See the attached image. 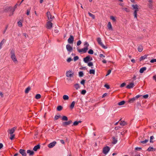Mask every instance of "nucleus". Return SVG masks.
<instances>
[{
	"instance_id": "1",
	"label": "nucleus",
	"mask_w": 156,
	"mask_h": 156,
	"mask_svg": "<svg viewBox=\"0 0 156 156\" xmlns=\"http://www.w3.org/2000/svg\"><path fill=\"white\" fill-rule=\"evenodd\" d=\"M11 58L13 61L15 63H17L18 61L15 55V51L14 49H12L10 51Z\"/></svg>"
},
{
	"instance_id": "2",
	"label": "nucleus",
	"mask_w": 156,
	"mask_h": 156,
	"mask_svg": "<svg viewBox=\"0 0 156 156\" xmlns=\"http://www.w3.org/2000/svg\"><path fill=\"white\" fill-rule=\"evenodd\" d=\"M141 95H137L135 97L130 99L129 100L128 102L129 103H132L134 102L136 100L139 98Z\"/></svg>"
},
{
	"instance_id": "3",
	"label": "nucleus",
	"mask_w": 156,
	"mask_h": 156,
	"mask_svg": "<svg viewBox=\"0 0 156 156\" xmlns=\"http://www.w3.org/2000/svg\"><path fill=\"white\" fill-rule=\"evenodd\" d=\"M66 74L67 77H72L74 75V73L72 70H69L66 71Z\"/></svg>"
},
{
	"instance_id": "4",
	"label": "nucleus",
	"mask_w": 156,
	"mask_h": 156,
	"mask_svg": "<svg viewBox=\"0 0 156 156\" xmlns=\"http://www.w3.org/2000/svg\"><path fill=\"white\" fill-rule=\"evenodd\" d=\"M97 41L99 44H100L103 48L107 49V47L105 46L101 42V40L100 37H98L97 38Z\"/></svg>"
},
{
	"instance_id": "5",
	"label": "nucleus",
	"mask_w": 156,
	"mask_h": 156,
	"mask_svg": "<svg viewBox=\"0 0 156 156\" xmlns=\"http://www.w3.org/2000/svg\"><path fill=\"white\" fill-rule=\"evenodd\" d=\"M110 150V147L108 146L104 147L103 150V153L104 154L106 155L109 152Z\"/></svg>"
},
{
	"instance_id": "6",
	"label": "nucleus",
	"mask_w": 156,
	"mask_h": 156,
	"mask_svg": "<svg viewBox=\"0 0 156 156\" xmlns=\"http://www.w3.org/2000/svg\"><path fill=\"white\" fill-rule=\"evenodd\" d=\"M92 60V58L90 57L89 55L86 56L85 58H83V61L84 62L87 63L89 61H90Z\"/></svg>"
},
{
	"instance_id": "7",
	"label": "nucleus",
	"mask_w": 156,
	"mask_h": 156,
	"mask_svg": "<svg viewBox=\"0 0 156 156\" xmlns=\"http://www.w3.org/2000/svg\"><path fill=\"white\" fill-rule=\"evenodd\" d=\"M49 29L52 27L53 24L51 21H52V20L54 18V16H51L50 14H49Z\"/></svg>"
},
{
	"instance_id": "8",
	"label": "nucleus",
	"mask_w": 156,
	"mask_h": 156,
	"mask_svg": "<svg viewBox=\"0 0 156 156\" xmlns=\"http://www.w3.org/2000/svg\"><path fill=\"white\" fill-rule=\"evenodd\" d=\"M74 41V38L73 36L70 35V37L69 38L68 40V41L69 44H72L73 43Z\"/></svg>"
},
{
	"instance_id": "9",
	"label": "nucleus",
	"mask_w": 156,
	"mask_h": 156,
	"mask_svg": "<svg viewBox=\"0 0 156 156\" xmlns=\"http://www.w3.org/2000/svg\"><path fill=\"white\" fill-rule=\"evenodd\" d=\"M66 48L67 51L69 52H71L73 50V48L69 44H67L66 45Z\"/></svg>"
},
{
	"instance_id": "10",
	"label": "nucleus",
	"mask_w": 156,
	"mask_h": 156,
	"mask_svg": "<svg viewBox=\"0 0 156 156\" xmlns=\"http://www.w3.org/2000/svg\"><path fill=\"white\" fill-rule=\"evenodd\" d=\"M87 50V48H83L81 49H78V51L80 53L83 52V53H85Z\"/></svg>"
},
{
	"instance_id": "11",
	"label": "nucleus",
	"mask_w": 156,
	"mask_h": 156,
	"mask_svg": "<svg viewBox=\"0 0 156 156\" xmlns=\"http://www.w3.org/2000/svg\"><path fill=\"white\" fill-rule=\"evenodd\" d=\"M19 152L23 156H26V151L24 150L21 149H20L19 150Z\"/></svg>"
},
{
	"instance_id": "12",
	"label": "nucleus",
	"mask_w": 156,
	"mask_h": 156,
	"mask_svg": "<svg viewBox=\"0 0 156 156\" xmlns=\"http://www.w3.org/2000/svg\"><path fill=\"white\" fill-rule=\"evenodd\" d=\"M16 127H14L12 128L11 129L9 130V133L10 134H12L15 131L16 129Z\"/></svg>"
},
{
	"instance_id": "13",
	"label": "nucleus",
	"mask_w": 156,
	"mask_h": 156,
	"mask_svg": "<svg viewBox=\"0 0 156 156\" xmlns=\"http://www.w3.org/2000/svg\"><path fill=\"white\" fill-rule=\"evenodd\" d=\"M72 122V121L71 120H69L67 122H64L62 123V125L63 126H65L70 124Z\"/></svg>"
},
{
	"instance_id": "14",
	"label": "nucleus",
	"mask_w": 156,
	"mask_h": 156,
	"mask_svg": "<svg viewBox=\"0 0 156 156\" xmlns=\"http://www.w3.org/2000/svg\"><path fill=\"white\" fill-rule=\"evenodd\" d=\"M27 153L29 154L30 156H33L34 154V152L33 151L29 150L27 151Z\"/></svg>"
},
{
	"instance_id": "15",
	"label": "nucleus",
	"mask_w": 156,
	"mask_h": 156,
	"mask_svg": "<svg viewBox=\"0 0 156 156\" xmlns=\"http://www.w3.org/2000/svg\"><path fill=\"white\" fill-rule=\"evenodd\" d=\"M134 86V84L133 83H131L129 84L126 87L128 89H130L133 88Z\"/></svg>"
},
{
	"instance_id": "16",
	"label": "nucleus",
	"mask_w": 156,
	"mask_h": 156,
	"mask_svg": "<svg viewBox=\"0 0 156 156\" xmlns=\"http://www.w3.org/2000/svg\"><path fill=\"white\" fill-rule=\"evenodd\" d=\"M132 7L135 9L134 11H136V12L138 11V6L137 5H132Z\"/></svg>"
},
{
	"instance_id": "17",
	"label": "nucleus",
	"mask_w": 156,
	"mask_h": 156,
	"mask_svg": "<svg viewBox=\"0 0 156 156\" xmlns=\"http://www.w3.org/2000/svg\"><path fill=\"white\" fill-rule=\"evenodd\" d=\"M56 143L55 141H53L49 144V148H52L53 147Z\"/></svg>"
},
{
	"instance_id": "18",
	"label": "nucleus",
	"mask_w": 156,
	"mask_h": 156,
	"mask_svg": "<svg viewBox=\"0 0 156 156\" xmlns=\"http://www.w3.org/2000/svg\"><path fill=\"white\" fill-rule=\"evenodd\" d=\"M147 55H145L144 56H141L140 58V59H139L140 61H141L145 59V58H147Z\"/></svg>"
},
{
	"instance_id": "19",
	"label": "nucleus",
	"mask_w": 156,
	"mask_h": 156,
	"mask_svg": "<svg viewBox=\"0 0 156 156\" xmlns=\"http://www.w3.org/2000/svg\"><path fill=\"white\" fill-rule=\"evenodd\" d=\"M40 148V146L39 144H38L34 146L33 149L34 151H36L38 149H39Z\"/></svg>"
},
{
	"instance_id": "20",
	"label": "nucleus",
	"mask_w": 156,
	"mask_h": 156,
	"mask_svg": "<svg viewBox=\"0 0 156 156\" xmlns=\"http://www.w3.org/2000/svg\"><path fill=\"white\" fill-rule=\"evenodd\" d=\"M147 69L146 67H143L141 68L140 70V73H143L144 71H145Z\"/></svg>"
},
{
	"instance_id": "21",
	"label": "nucleus",
	"mask_w": 156,
	"mask_h": 156,
	"mask_svg": "<svg viewBox=\"0 0 156 156\" xmlns=\"http://www.w3.org/2000/svg\"><path fill=\"white\" fill-rule=\"evenodd\" d=\"M5 41L6 40L3 39L0 43V50L2 48V45L5 42Z\"/></svg>"
},
{
	"instance_id": "22",
	"label": "nucleus",
	"mask_w": 156,
	"mask_h": 156,
	"mask_svg": "<svg viewBox=\"0 0 156 156\" xmlns=\"http://www.w3.org/2000/svg\"><path fill=\"white\" fill-rule=\"evenodd\" d=\"M108 27L109 30H112V26L111 25V23L110 22H108Z\"/></svg>"
},
{
	"instance_id": "23",
	"label": "nucleus",
	"mask_w": 156,
	"mask_h": 156,
	"mask_svg": "<svg viewBox=\"0 0 156 156\" xmlns=\"http://www.w3.org/2000/svg\"><path fill=\"white\" fill-rule=\"evenodd\" d=\"M81 122V121H80V120L78 121H75L73 122V125L75 126H76L79 123H80Z\"/></svg>"
},
{
	"instance_id": "24",
	"label": "nucleus",
	"mask_w": 156,
	"mask_h": 156,
	"mask_svg": "<svg viewBox=\"0 0 156 156\" xmlns=\"http://www.w3.org/2000/svg\"><path fill=\"white\" fill-rule=\"evenodd\" d=\"M31 89L30 87H28L26 89L25 92L26 94H27L29 92L30 90Z\"/></svg>"
},
{
	"instance_id": "25",
	"label": "nucleus",
	"mask_w": 156,
	"mask_h": 156,
	"mask_svg": "<svg viewBox=\"0 0 156 156\" xmlns=\"http://www.w3.org/2000/svg\"><path fill=\"white\" fill-rule=\"evenodd\" d=\"M75 101H73L70 106V107L71 109H72L73 108L74 106L75 105Z\"/></svg>"
},
{
	"instance_id": "26",
	"label": "nucleus",
	"mask_w": 156,
	"mask_h": 156,
	"mask_svg": "<svg viewBox=\"0 0 156 156\" xmlns=\"http://www.w3.org/2000/svg\"><path fill=\"white\" fill-rule=\"evenodd\" d=\"M74 87L76 90H78L80 88V86L78 83H76L74 85Z\"/></svg>"
},
{
	"instance_id": "27",
	"label": "nucleus",
	"mask_w": 156,
	"mask_h": 156,
	"mask_svg": "<svg viewBox=\"0 0 156 156\" xmlns=\"http://www.w3.org/2000/svg\"><path fill=\"white\" fill-rule=\"evenodd\" d=\"M63 98L65 100H67L69 99V97L67 95H65L63 96Z\"/></svg>"
},
{
	"instance_id": "28",
	"label": "nucleus",
	"mask_w": 156,
	"mask_h": 156,
	"mask_svg": "<svg viewBox=\"0 0 156 156\" xmlns=\"http://www.w3.org/2000/svg\"><path fill=\"white\" fill-rule=\"evenodd\" d=\"M89 73L90 74H94L95 73V70L94 69H90L89 71Z\"/></svg>"
},
{
	"instance_id": "29",
	"label": "nucleus",
	"mask_w": 156,
	"mask_h": 156,
	"mask_svg": "<svg viewBox=\"0 0 156 156\" xmlns=\"http://www.w3.org/2000/svg\"><path fill=\"white\" fill-rule=\"evenodd\" d=\"M84 46L85 47L84 48H87V50L88 49V47L89 46V44L87 42H85L84 44Z\"/></svg>"
},
{
	"instance_id": "30",
	"label": "nucleus",
	"mask_w": 156,
	"mask_h": 156,
	"mask_svg": "<svg viewBox=\"0 0 156 156\" xmlns=\"http://www.w3.org/2000/svg\"><path fill=\"white\" fill-rule=\"evenodd\" d=\"M88 14L89 16L91 17L93 19H94L95 18V16L94 15L92 14L90 12H88Z\"/></svg>"
},
{
	"instance_id": "31",
	"label": "nucleus",
	"mask_w": 156,
	"mask_h": 156,
	"mask_svg": "<svg viewBox=\"0 0 156 156\" xmlns=\"http://www.w3.org/2000/svg\"><path fill=\"white\" fill-rule=\"evenodd\" d=\"M125 103V101H122L120 102H119L118 104V105H123Z\"/></svg>"
},
{
	"instance_id": "32",
	"label": "nucleus",
	"mask_w": 156,
	"mask_h": 156,
	"mask_svg": "<svg viewBox=\"0 0 156 156\" xmlns=\"http://www.w3.org/2000/svg\"><path fill=\"white\" fill-rule=\"evenodd\" d=\"M41 95L39 94H37L35 96V98L36 99H39L41 98Z\"/></svg>"
},
{
	"instance_id": "33",
	"label": "nucleus",
	"mask_w": 156,
	"mask_h": 156,
	"mask_svg": "<svg viewBox=\"0 0 156 156\" xmlns=\"http://www.w3.org/2000/svg\"><path fill=\"white\" fill-rule=\"evenodd\" d=\"M147 151H154V148L152 147H150L148 148L147 149Z\"/></svg>"
},
{
	"instance_id": "34",
	"label": "nucleus",
	"mask_w": 156,
	"mask_h": 156,
	"mask_svg": "<svg viewBox=\"0 0 156 156\" xmlns=\"http://www.w3.org/2000/svg\"><path fill=\"white\" fill-rule=\"evenodd\" d=\"M62 108V107L60 105L58 106L57 107V110L58 111H61Z\"/></svg>"
},
{
	"instance_id": "35",
	"label": "nucleus",
	"mask_w": 156,
	"mask_h": 156,
	"mask_svg": "<svg viewBox=\"0 0 156 156\" xmlns=\"http://www.w3.org/2000/svg\"><path fill=\"white\" fill-rule=\"evenodd\" d=\"M62 119L64 121H67L68 120V118L65 116H62Z\"/></svg>"
},
{
	"instance_id": "36",
	"label": "nucleus",
	"mask_w": 156,
	"mask_h": 156,
	"mask_svg": "<svg viewBox=\"0 0 156 156\" xmlns=\"http://www.w3.org/2000/svg\"><path fill=\"white\" fill-rule=\"evenodd\" d=\"M148 141V140L146 139L144 140L141 141H140V143L143 144H145Z\"/></svg>"
},
{
	"instance_id": "37",
	"label": "nucleus",
	"mask_w": 156,
	"mask_h": 156,
	"mask_svg": "<svg viewBox=\"0 0 156 156\" xmlns=\"http://www.w3.org/2000/svg\"><path fill=\"white\" fill-rule=\"evenodd\" d=\"M117 139L115 138V137H113V141L112 142V143L114 144H115L117 143Z\"/></svg>"
},
{
	"instance_id": "38",
	"label": "nucleus",
	"mask_w": 156,
	"mask_h": 156,
	"mask_svg": "<svg viewBox=\"0 0 156 156\" xmlns=\"http://www.w3.org/2000/svg\"><path fill=\"white\" fill-rule=\"evenodd\" d=\"M110 18L112 20L113 22H115L116 20L115 17L113 16H110Z\"/></svg>"
},
{
	"instance_id": "39",
	"label": "nucleus",
	"mask_w": 156,
	"mask_h": 156,
	"mask_svg": "<svg viewBox=\"0 0 156 156\" xmlns=\"http://www.w3.org/2000/svg\"><path fill=\"white\" fill-rule=\"evenodd\" d=\"M79 76L80 77H82L83 75V73L82 71H80L79 73Z\"/></svg>"
},
{
	"instance_id": "40",
	"label": "nucleus",
	"mask_w": 156,
	"mask_h": 156,
	"mask_svg": "<svg viewBox=\"0 0 156 156\" xmlns=\"http://www.w3.org/2000/svg\"><path fill=\"white\" fill-rule=\"evenodd\" d=\"M88 65L89 66H91V68H93V67L92 66H93V63L92 62H90L88 63Z\"/></svg>"
},
{
	"instance_id": "41",
	"label": "nucleus",
	"mask_w": 156,
	"mask_h": 156,
	"mask_svg": "<svg viewBox=\"0 0 156 156\" xmlns=\"http://www.w3.org/2000/svg\"><path fill=\"white\" fill-rule=\"evenodd\" d=\"M138 50L139 52H141L143 50V48L141 47H139L138 48Z\"/></svg>"
},
{
	"instance_id": "42",
	"label": "nucleus",
	"mask_w": 156,
	"mask_h": 156,
	"mask_svg": "<svg viewBox=\"0 0 156 156\" xmlns=\"http://www.w3.org/2000/svg\"><path fill=\"white\" fill-rule=\"evenodd\" d=\"M88 53L92 55L93 54L94 52L92 49H90L88 51Z\"/></svg>"
},
{
	"instance_id": "43",
	"label": "nucleus",
	"mask_w": 156,
	"mask_h": 156,
	"mask_svg": "<svg viewBox=\"0 0 156 156\" xmlns=\"http://www.w3.org/2000/svg\"><path fill=\"white\" fill-rule=\"evenodd\" d=\"M120 124L122 126H124L126 124V123L125 121H122L120 122Z\"/></svg>"
},
{
	"instance_id": "44",
	"label": "nucleus",
	"mask_w": 156,
	"mask_h": 156,
	"mask_svg": "<svg viewBox=\"0 0 156 156\" xmlns=\"http://www.w3.org/2000/svg\"><path fill=\"white\" fill-rule=\"evenodd\" d=\"M30 8L29 9H27V11L26 14L27 16L29 15L30 13Z\"/></svg>"
},
{
	"instance_id": "45",
	"label": "nucleus",
	"mask_w": 156,
	"mask_h": 156,
	"mask_svg": "<svg viewBox=\"0 0 156 156\" xmlns=\"http://www.w3.org/2000/svg\"><path fill=\"white\" fill-rule=\"evenodd\" d=\"M141 96H142L143 98L145 99H147L148 98L149 96V95L148 94H146L144 95H141Z\"/></svg>"
},
{
	"instance_id": "46",
	"label": "nucleus",
	"mask_w": 156,
	"mask_h": 156,
	"mask_svg": "<svg viewBox=\"0 0 156 156\" xmlns=\"http://www.w3.org/2000/svg\"><path fill=\"white\" fill-rule=\"evenodd\" d=\"M154 139V137L153 136H151L150 138V143H153V141L152 140H153Z\"/></svg>"
},
{
	"instance_id": "47",
	"label": "nucleus",
	"mask_w": 156,
	"mask_h": 156,
	"mask_svg": "<svg viewBox=\"0 0 156 156\" xmlns=\"http://www.w3.org/2000/svg\"><path fill=\"white\" fill-rule=\"evenodd\" d=\"M14 137H15V135L10 134V139L11 140H12L13 139V138H14Z\"/></svg>"
},
{
	"instance_id": "48",
	"label": "nucleus",
	"mask_w": 156,
	"mask_h": 156,
	"mask_svg": "<svg viewBox=\"0 0 156 156\" xmlns=\"http://www.w3.org/2000/svg\"><path fill=\"white\" fill-rule=\"evenodd\" d=\"M137 12H136V11H134V18H137Z\"/></svg>"
},
{
	"instance_id": "49",
	"label": "nucleus",
	"mask_w": 156,
	"mask_h": 156,
	"mask_svg": "<svg viewBox=\"0 0 156 156\" xmlns=\"http://www.w3.org/2000/svg\"><path fill=\"white\" fill-rule=\"evenodd\" d=\"M86 92V91L85 90H82L81 93L83 95H84L85 94Z\"/></svg>"
},
{
	"instance_id": "50",
	"label": "nucleus",
	"mask_w": 156,
	"mask_h": 156,
	"mask_svg": "<svg viewBox=\"0 0 156 156\" xmlns=\"http://www.w3.org/2000/svg\"><path fill=\"white\" fill-rule=\"evenodd\" d=\"M122 9L126 12H129V9L126 8H122Z\"/></svg>"
},
{
	"instance_id": "51",
	"label": "nucleus",
	"mask_w": 156,
	"mask_h": 156,
	"mask_svg": "<svg viewBox=\"0 0 156 156\" xmlns=\"http://www.w3.org/2000/svg\"><path fill=\"white\" fill-rule=\"evenodd\" d=\"M18 23V25L19 27H21L22 26V22L21 21H19Z\"/></svg>"
},
{
	"instance_id": "52",
	"label": "nucleus",
	"mask_w": 156,
	"mask_h": 156,
	"mask_svg": "<svg viewBox=\"0 0 156 156\" xmlns=\"http://www.w3.org/2000/svg\"><path fill=\"white\" fill-rule=\"evenodd\" d=\"M79 57L78 56H76L74 57V61H75L77 60H78L79 59Z\"/></svg>"
},
{
	"instance_id": "53",
	"label": "nucleus",
	"mask_w": 156,
	"mask_h": 156,
	"mask_svg": "<svg viewBox=\"0 0 156 156\" xmlns=\"http://www.w3.org/2000/svg\"><path fill=\"white\" fill-rule=\"evenodd\" d=\"M152 3H149L148 4V6H149L150 8H152Z\"/></svg>"
},
{
	"instance_id": "54",
	"label": "nucleus",
	"mask_w": 156,
	"mask_h": 156,
	"mask_svg": "<svg viewBox=\"0 0 156 156\" xmlns=\"http://www.w3.org/2000/svg\"><path fill=\"white\" fill-rule=\"evenodd\" d=\"M150 62L151 63H154V62H156V59H151L150 61Z\"/></svg>"
},
{
	"instance_id": "55",
	"label": "nucleus",
	"mask_w": 156,
	"mask_h": 156,
	"mask_svg": "<svg viewBox=\"0 0 156 156\" xmlns=\"http://www.w3.org/2000/svg\"><path fill=\"white\" fill-rule=\"evenodd\" d=\"M81 41L79 40L77 42V46H79L81 44Z\"/></svg>"
},
{
	"instance_id": "56",
	"label": "nucleus",
	"mask_w": 156,
	"mask_h": 156,
	"mask_svg": "<svg viewBox=\"0 0 156 156\" xmlns=\"http://www.w3.org/2000/svg\"><path fill=\"white\" fill-rule=\"evenodd\" d=\"M60 117L59 115H56L55 117V120L58 119Z\"/></svg>"
},
{
	"instance_id": "57",
	"label": "nucleus",
	"mask_w": 156,
	"mask_h": 156,
	"mask_svg": "<svg viewBox=\"0 0 156 156\" xmlns=\"http://www.w3.org/2000/svg\"><path fill=\"white\" fill-rule=\"evenodd\" d=\"M111 72V70H108V73L106 75V76H108L110 74Z\"/></svg>"
},
{
	"instance_id": "58",
	"label": "nucleus",
	"mask_w": 156,
	"mask_h": 156,
	"mask_svg": "<svg viewBox=\"0 0 156 156\" xmlns=\"http://www.w3.org/2000/svg\"><path fill=\"white\" fill-rule=\"evenodd\" d=\"M72 58H68L67 60V62H70L72 60Z\"/></svg>"
},
{
	"instance_id": "59",
	"label": "nucleus",
	"mask_w": 156,
	"mask_h": 156,
	"mask_svg": "<svg viewBox=\"0 0 156 156\" xmlns=\"http://www.w3.org/2000/svg\"><path fill=\"white\" fill-rule=\"evenodd\" d=\"M85 80H83L80 82V83L81 84L84 85L85 83Z\"/></svg>"
},
{
	"instance_id": "60",
	"label": "nucleus",
	"mask_w": 156,
	"mask_h": 156,
	"mask_svg": "<svg viewBox=\"0 0 156 156\" xmlns=\"http://www.w3.org/2000/svg\"><path fill=\"white\" fill-rule=\"evenodd\" d=\"M38 135V132H37L35 133L34 136V138H37V135Z\"/></svg>"
},
{
	"instance_id": "61",
	"label": "nucleus",
	"mask_w": 156,
	"mask_h": 156,
	"mask_svg": "<svg viewBox=\"0 0 156 156\" xmlns=\"http://www.w3.org/2000/svg\"><path fill=\"white\" fill-rule=\"evenodd\" d=\"M104 87L107 88V89H109L110 88L108 84H105Z\"/></svg>"
},
{
	"instance_id": "62",
	"label": "nucleus",
	"mask_w": 156,
	"mask_h": 156,
	"mask_svg": "<svg viewBox=\"0 0 156 156\" xmlns=\"http://www.w3.org/2000/svg\"><path fill=\"white\" fill-rule=\"evenodd\" d=\"M126 85V83H122L120 85V87H124Z\"/></svg>"
},
{
	"instance_id": "63",
	"label": "nucleus",
	"mask_w": 156,
	"mask_h": 156,
	"mask_svg": "<svg viewBox=\"0 0 156 156\" xmlns=\"http://www.w3.org/2000/svg\"><path fill=\"white\" fill-rule=\"evenodd\" d=\"M121 127L120 126H116L115 128V130H117L120 129Z\"/></svg>"
},
{
	"instance_id": "64",
	"label": "nucleus",
	"mask_w": 156,
	"mask_h": 156,
	"mask_svg": "<svg viewBox=\"0 0 156 156\" xmlns=\"http://www.w3.org/2000/svg\"><path fill=\"white\" fill-rule=\"evenodd\" d=\"M99 57L100 58H102V57L105 58V56L103 54H100L99 55Z\"/></svg>"
}]
</instances>
